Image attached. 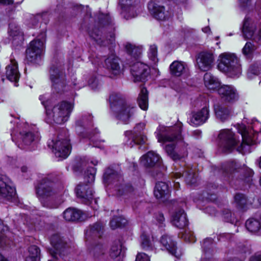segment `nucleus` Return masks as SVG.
I'll return each instance as SVG.
<instances>
[{"label":"nucleus","mask_w":261,"mask_h":261,"mask_svg":"<svg viewBox=\"0 0 261 261\" xmlns=\"http://www.w3.org/2000/svg\"><path fill=\"white\" fill-rule=\"evenodd\" d=\"M109 100L111 108L116 117L124 123H127L129 118L135 114L137 108L134 105L127 102L120 94H112L110 96Z\"/></svg>","instance_id":"1"},{"label":"nucleus","mask_w":261,"mask_h":261,"mask_svg":"<svg viewBox=\"0 0 261 261\" xmlns=\"http://www.w3.org/2000/svg\"><path fill=\"white\" fill-rule=\"evenodd\" d=\"M178 132L177 134L174 135L173 134L162 135L159 134L158 135V141L160 142L166 143L174 142V141H179L182 139L181 136V125L178 124L177 126ZM183 143V147L179 149L178 147L175 148V146L174 143H170L165 145V150L167 153L168 155L170 156L173 161H178L185 158L188 155V151L187 149V144L185 143Z\"/></svg>","instance_id":"2"},{"label":"nucleus","mask_w":261,"mask_h":261,"mask_svg":"<svg viewBox=\"0 0 261 261\" xmlns=\"http://www.w3.org/2000/svg\"><path fill=\"white\" fill-rule=\"evenodd\" d=\"M218 69L231 76H238L242 71L239 58L234 54L224 53L219 56Z\"/></svg>","instance_id":"3"},{"label":"nucleus","mask_w":261,"mask_h":261,"mask_svg":"<svg viewBox=\"0 0 261 261\" xmlns=\"http://www.w3.org/2000/svg\"><path fill=\"white\" fill-rule=\"evenodd\" d=\"M96 169L93 167H89L85 172V181L87 184H80L75 189L76 195L82 199V201L86 204H90L93 199L94 192L90 185L95 180Z\"/></svg>","instance_id":"4"},{"label":"nucleus","mask_w":261,"mask_h":261,"mask_svg":"<svg viewBox=\"0 0 261 261\" xmlns=\"http://www.w3.org/2000/svg\"><path fill=\"white\" fill-rule=\"evenodd\" d=\"M47 180L46 179L43 180L37 189L36 193L44 206L55 208L58 206L57 204L53 203L57 191L53 188L54 184Z\"/></svg>","instance_id":"5"},{"label":"nucleus","mask_w":261,"mask_h":261,"mask_svg":"<svg viewBox=\"0 0 261 261\" xmlns=\"http://www.w3.org/2000/svg\"><path fill=\"white\" fill-rule=\"evenodd\" d=\"M106 23L103 24V22H100L99 26L97 28H94L89 32V35L91 38L94 40L98 44L100 45H106L104 38L110 37L109 42L112 43L114 40V34L112 32L113 28L110 25L111 21L109 18L106 16Z\"/></svg>","instance_id":"6"},{"label":"nucleus","mask_w":261,"mask_h":261,"mask_svg":"<svg viewBox=\"0 0 261 261\" xmlns=\"http://www.w3.org/2000/svg\"><path fill=\"white\" fill-rule=\"evenodd\" d=\"M45 109L49 117L53 118L56 123L62 124L67 121L73 106L71 103L62 102L55 105L51 109L46 107Z\"/></svg>","instance_id":"7"},{"label":"nucleus","mask_w":261,"mask_h":261,"mask_svg":"<svg viewBox=\"0 0 261 261\" xmlns=\"http://www.w3.org/2000/svg\"><path fill=\"white\" fill-rule=\"evenodd\" d=\"M238 130L242 136V142L238 147L237 150L242 154L249 153L250 146L256 143L255 135L253 134V130L247 129L244 124H238Z\"/></svg>","instance_id":"8"},{"label":"nucleus","mask_w":261,"mask_h":261,"mask_svg":"<svg viewBox=\"0 0 261 261\" xmlns=\"http://www.w3.org/2000/svg\"><path fill=\"white\" fill-rule=\"evenodd\" d=\"M218 138L220 140V147L223 152L226 153L231 152L238 142L234 133L229 129L220 130Z\"/></svg>","instance_id":"9"},{"label":"nucleus","mask_w":261,"mask_h":261,"mask_svg":"<svg viewBox=\"0 0 261 261\" xmlns=\"http://www.w3.org/2000/svg\"><path fill=\"white\" fill-rule=\"evenodd\" d=\"M148 9L150 14L158 20H167L172 16L171 13L156 0H151L148 3Z\"/></svg>","instance_id":"10"},{"label":"nucleus","mask_w":261,"mask_h":261,"mask_svg":"<svg viewBox=\"0 0 261 261\" xmlns=\"http://www.w3.org/2000/svg\"><path fill=\"white\" fill-rule=\"evenodd\" d=\"M242 33L244 38L252 39L255 42L261 41V28L257 30L256 23L251 18H245L243 27Z\"/></svg>","instance_id":"11"},{"label":"nucleus","mask_w":261,"mask_h":261,"mask_svg":"<svg viewBox=\"0 0 261 261\" xmlns=\"http://www.w3.org/2000/svg\"><path fill=\"white\" fill-rule=\"evenodd\" d=\"M48 146L55 150L53 151L57 158L64 159L69 155L71 146L69 140L67 139H62L60 138L58 140H51L48 143Z\"/></svg>","instance_id":"12"},{"label":"nucleus","mask_w":261,"mask_h":261,"mask_svg":"<svg viewBox=\"0 0 261 261\" xmlns=\"http://www.w3.org/2000/svg\"><path fill=\"white\" fill-rule=\"evenodd\" d=\"M215 57L211 51H203L198 54L196 57V65L202 71H207L214 67Z\"/></svg>","instance_id":"13"},{"label":"nucleus","mask_w":261,"mask_h":261,"mask_svg":"<svg viewBox=\"0 0 261 261\" xmlns=\"http://www.w3.org/2000/svg\"><path fill=\"white\" fill-rule=\"evenodd\" d=\"M43 42L40 40L31 42L26 50V58L31 62L38 63L40 61L43 52Z\"/></svg>","instance_id":"14"},{"label":"nucleus","mask_w":261,"mask_h":261,"mask_svg":"<svg viewBox=\"0 0 261 261\" xmlns=\"http://www.w3.org/2000/svg\"><path fill=\"white\" fill-rule=\"evenodd\" d=\"M122 14L126 19L135 17L139 12L140 0H119Z\"/></svg>","instance_id":"15"},{"label":"nucleus","mask_w":261,"mask_h":261,"mask_svg":"<svg viewBox=\"0 0 261 261\" xmlns=\"http://www.w3.org/2000/svg\"><path fill=\"white\" fill-rule=\"evenodd\" d=\"M130 72L134 82H145L149 74V68L142 62H137L130 66Z\"/></svg>","instance_id":"16"},{"label":"nucleus","mask_w":261,"mask_h":261,"mask_svg":"<svg viewBox=\"0 0 261 261\" xmlns=\"http://www.w3.org/2000/svg\"><path fill=\"white\" fill-rule=\"evenodd\" d=\"M16 195L15 189L10 185L9 179L0 175V196L10 200Z\"/></svg>","instance_id":"17"},{"label":"nucleus","mask_w":261,"mask_h":261,"mask_svg":"<svg viewBox=\"0 0 261 261\" xmlns=\"http://www.w3.org/2000/svg\"><path fill=\"white\" fill-rule=\"evenodd\" d=\"M145 124L144 123H139L134 128V133L131 131H127L125 133V135L132 139L131 142H133L134 144H141L145 143L147 140V138L141 133V130H143ZM133 145L130 143L129 146L132 147Z\"/></svg>","instance_id":"18"},{"label":"nucleus","mask_w":261,"mask_h":261,"mask_svg":"<svg viewBox=\"0 0 261 261\" xmlns=\"http://www.w3.org/2000/svg\"><path fill=\"white\" fill-rule=\"evenodd\" d=\"M221 98L227 102H233L238 98V94L233 87L230 85H223L218 89Z\"/></svg>","instance_id":"19"},{"label":"nucleus","mask_w":261,"mask_h":261,"mask_svg":"<svg viewBox=\"0 0 261 261\" xmlns=\"http://www.w3.org/2000/svg\"><path fill=\"white\" fill-rule=\"evenodd\" d=\"M120 59L114 54H111L105 60V64L108 69L114 75H117L121 72Z\"/></svg>","instance_id":"20"},{"label":"nucleus","mask_w":261,"mask_h":261,"mask_svg":"<svg viewBox=\"0 0 261 261\" xmlns=\"http://www.w3.org/2000/svg\"><path fill=\"white\" fill-rule=\"evenodd\" d=\"M6 75L11 82H14L15 86L20 77V73L18 70L17 63L14 59H11V63L6 67Z\"/></svg>","instance_id":"21"},{"label":"nucleus","mask_w":261,"mask_h":261,"mask_svg":"<svg viewBox=\"0 0 261 261\" xmlns=\"http://www.w3.org/2000/svg\"><path fill=\"white\" fill-rule=\"evenodd\" d=\"M160 160V156L153 151H148L140 159L142 165L146 168H151L159 164Z\"/></svg>","instance_id":"22"},{"label":"nucleus","mask_w":261,"mask_h":261,"mask_svg":"<svg viewBox=\"0 0 261 261\" xmlns=\"http://www.w3.org/2000/svg\"><path fill=\"white\" fill-rule=\"evenodd\" d=\"M209 116V111L206 106L200 111L194 113L191 119V123L195 125H200L206 121Z\"/></svg>","instance_id":"23"},{"label":"nucleus","mask_w":261,"mask_h":261,"mask_svg":"<svg viewBox=\"0 0 261 261\" xmlns=\"http://www.w3.org/2000/svg\"><path fill=\"white\" fill-rule=\"evenodd\" d=\"M161 243L172 255H174L177 258L180 257L181 253L180 252L178 253L176 251L175 243L170 236L168 235L163 236L161 239Z\"/></svg>","instance_id":"24"},{"label":"nucleus","mask_w":261,"mask_h":261,"mask_svg":"<svg viewBox=\"0 0 261 261\" xmlns=\"http://www.w3.org/2000/svg\"><path fill=\"white\" fill-rule=\"evenodd\" d=\"M50 80L53 83V88L58 93H61L64 91L65 83L63 77L55 71V69H50Z\"/></svg>","instance_id":"25"},{"label":"nucleus","mask_w":261,"mask_h":261,"mask_svg":"<svg viewBox=\"0 0 261 261\" xmlns=\"http://www.w3.org/2000/svg\"><path fill=\"white\" fill-rule=\"evenodd\" d=\"M20 135L22 142L18 145V147L22 149L30 145L39 138L38 132H23L20 133Z\"/></svg>","instance_id":"26"},{"label":"nucleus","mask_w":261,"mask_h":261,"mask_svg":"<svg viewBox=\"0 0 261 261\" xmlns=\"http://www.w3.org/2000/svg\"><path fill=\"white\" fill-rule=\"evenodd\" d=\"M172 222L175 226L180 229L187 226L188 220L184 211L180 210L176 212L173 215Z\"/></svg>","instance_id":"27"},{"label":"nucleus","mask_w":261,"mask_h":261,"mask_svg":"<svg viewBox=\"0 0 261 261\" xmlns=\"http://www.w3.org/2000/svg\"><path fill=\"white\" fill-rule=\"evenodd\" d=\"M174 176L176 179L181 176L184 177L186 183L190 185L195 184L197 181L196 174L192 168H187L182 174L180 172H176L174 173Z\"/></svg>","instance_id":"28"},{"label":"nucleus","mask_w":261,"mask_h":261,"mask_svg":"<svg viewBox=\"0 0 261 261\" xmlns=\"http://www.w3.org/2000/svg\"><path fill=\"white\" fill-rule=\"evenodd\" d=\"M169 190L167 184L164 182H158L156 184L154 189V195L159 199L164 201L169 195Z\"/></svg>","instance_id":"29"},{"label":"nucleus","mask_w":261,"mask_h":261,"mask_svg":"<svg viewBox=\"0 0 261 261\" xmlns=\"http://www.w3.org/2000/svg\"><path fill=\"white\" fill-rule=\"evenodd\" d=\"M205 86L209 90H217L220 87V82L215 76L210 72H206L203 76Z\"/></svg>","instance_id":"30"},{"label":"nucleus","mask_w":261,"mask_h":261,"mask_svg":"<svg viewBox=\"0 0 261 261\" xmlns=\"http://www.w3.org/2000/svg\"><path fill=\"white\" fill-rule=\"evenodd\" d=\"M216 117L222 122L227 120L230 116V111L227 108L219 103L214 106Z\"/></svg>","instance_id":"31"},{"label":"nucleus","mask_w":261,"mask_h":261,"mask_svg":"<svg viewBox=\"0 0 261 261\" xmlns=\"http://www.w3.org/2000/svg\"><path fill=\"white\" fill-rule=\"evenodd\" d=\"M102 233V224L100 222H96L87 230L86 232V237L87 239L90 238H99L101 236Z\"/></svg>","instance_id":"32"},{"label":"nucleus","mask_w":261,"mask_h":261,"mask_svg":"<svg viewBox=\"0 0 261 261\" xmlns=\"http://www.w3.org/2000/svg\"><path fill=\"white\" fill-rule=\"evenodd\" d=\"M63 217L67 221H74L82 219V212L73 208H68L63 213Z\"/></svg>","instance_id":"33"},{"label":"nucleus","mask_w":261,"mask_h":261,"mask_svg":"<svg viewBox=\"0 0 261 261\" xmlns=\"http://www.w3.org/2000/svg\"><path fill=\"white\" fill-rule=\"evenodd\" d=\"M186 64L182 62L175 61L170 66V71L172 75L179 76L186 70Z\"/></svg>","instance_id":"34"},{"label":"nucleus","mask_w":261,"mask_h":261,"mask_svg":"<svg viewBox=\"0 0 261 261\" xmlns=\"http://www.w3.org/2000/svg\"><path fill=\"white\" fill-rule=\"evenodd\" d=\"M103 179L107 182L115 184L116 181H120L122 177L120 174L111 168H108L103 175Z\"/></svg>","instance_id":"35"},{"label":"nucleus","mask_w":261,"mask_h":261,"mask_svg":"<svg viewBox=\"0 0 261 261\" xmlns=\"http://www.w3.org/2000/svg\"><path fill=\"white\" fill-rule=\"evenodd\" d=\"M50 244L56 251V252H54V254L60 252L61 250L65 247V243L59 234H53L50 238Z\"/></svg>","instance_id":"36"},{"label":"nucleus","mask_w":261,"mask_h":261,"mask_svg":"<svg viewBox=\"0 0 261 261\" xmlns=\"http://www.w3.org/2000/svg\"><path fill=\"white\" fill-rule=\"evenodd\" d=\"M29 255L25 261H39L40 259V250L35 245L31 246L28 250Z\"/></svg>","instance_id":"37"},{"label":"nucleus","mask_w":261,"mask_h":261,"mask_svg":"<svg viewBox=\"0 0 261 261\" xmlns=\"http://www.w3.org/2000/svg\"><path fill=\"white\" fill-rule=\"evenodd\" d=\"M138 102L140 108L143 110H146L148 108V92L146 88H142L140 93L139 94Z\"/></svg>","instance_id":"38"},{"label":"nucleus","mask_w":261,"mask_h":261,"mask_svg":"<svg viewBox=\"0 0 261 261\" xmlns=\"http://www.w3.org/2000/svg\"><path fill=\"white\" fill-rule=\"evenodd\" d=\"M125 48L127 53L134 59L139 58L142 53L141 49L140 47L129 43H126L125 45Z\"/></svg>","instance_id":"39"},{"label":"nucleus","mask_w":261,"mask_h":261,"mask_svg":"<svg viewBox=\"0 0 261 261\" xmlns=\"http://www.w3.org/2000/svg\"><path fill=\"white\" fill-rule=\"evenodd\" d=\"M246 227L249 231L256 232L260 229L261 224L258 220L250 218L246 222Z\"/></svg>","instance_id":"40"},{"label":"nucleus","mask_w":261,"mask_h":261,"mask_svg":"<svg viewBox=\"0 0 261 261\" xmlns=\"http://www.w3.org/2000/svg\"><path fill=\"white\" fill-rule=\"evenodd\" d=\"M126 223V220L121 217H116L113 218L110 222V227L113 229L125 226Z\"/></svg>","instance_id":"41"},{"label":"nucleus","mask_w":261,"mask_h":261,"mask_svg":"<svg viewBox=\"0 0 261 261\" xmlns=\"http://www.w3.org/2000/svg\"><path fill=\"white\" fill-rule=\"evenodd\" d=\"M90 252L95 257H98L104 253V249L101 244H98L91 247Z\"/></svg>","instance_id":"42"},{"label":"nucleus","mask_w":261,"mask_h":261,"mask_svg":"<svg viewBox=\"0 0 261 261\" xmlns=\"http://www.w3.org/2000/svg\"><path fill=\"white\" fill-rule=\"evenodd\" d=\"M121 244L119 241L115 242L111 247L110 254L112 257H117L121 251Z\"/></svg>","instance_id":"43"},{"label":"nucleus","mask_w":261,"mask_h":261,"mask_svg":"<svg viewBox=\"0 0 261 261\" xmlns=\"http://www.w3.org/2000/svg\"><path fill=\"white\" fill-rule=\"evenodd\" d=\"M255 48L250 42H247L242 49V53L246 58H250L252 55Z\"/></svg>","instance_id":"44"},{"label":"nucleus","mask_w":261,"mask_h":261,"mask_svg":"<svg viewBox=\"0 0 261 261\" xmlns=\"http://www.w3.org/2000/svg\"><path fill=\"white\" fill-rule=\"evenodd\" d=\"M234 198L237 206L240 208H243L247 204L246 197L243 194H237Z\"/></svg>","instance_id":"45"},{"label":"nucleus","mask_w":261,"mask_h":261,"mask_svg":"<svg viewBox=\"0 0 261 261\" xmlns=\"http://www.w3.org/2000/svg\"><path fill=\"white\" fill-rule=\"evenodd\" d=\"M118 194L120 196L127 195L134 191L132 186L129 184L121 185L117 190Z\"/></svg>","instance_id":"46"},{"label":"nucleus","mask_w":261,"mask_h":261,"mask_svg":"<svg viewBox=\"0 0 261 261\" xmlns=\"http://www.w3.org/2000/svg\"><path fill=\"white\" fill-rule=\"evenodd\" d=\"M149 59L154 63L158 61L157 58V47L155 45H150L148 53Z\"/></svg>","instance_id":"47"},{"label":"nucleus","mask_w":261,"mask_h":261,"mask_svg":"<svg viewBox=\"0 0 261 261\" xmlns=\"http://www.w3.org/2000/svg\"><path fill=\"white\" fill-rule=\"evenodd\" d=\"M260 69L259 67L255 65H251L247 72V76L249 78H253L254 75H257L260 73Z\"/></svg>","instance_id":"48"},{"label":"nucleus","mask_w":261,"mask_h":261,"mask_svg":"<svg viewBox=\"0 0 261 261\" xmlns=\"http://www.w3.org/2000/svg\"><path fill=\"white\" fill-rule=\"evenodd\" d=\"M48 15L47 13H43L42 14H38L35 16H31L30 21L32 23V26H35L38 21L41 19H43L45 18H47Z\"/></svg>","instance_id":"49"},{"label":"nucleus","mask_w":261,"mask_h":261,"mask_svg":"<svg viewBox=\"0 0 261 261\" xmlns=\"http://www.w3.org/2000/svg\"><path fill=\"white\" fill-rule=\"evenodd\" d=\"M241 172L243 174L242 179L247 182L250 181V177H252L253 174L252 170L247 167H245L241 169Z\"/></svg>","instance_id":"50"},{"label":"nucleus","mask_w":261,"mask_h":261,"mask_svg":"<svg viewBox=\"0 0 261 261\" xmlns=\"http://www.w3.org/2000/svg\"><path fill=\"white\" fill-rule=\"evenodd\" d=\"M141 246L144 249H149L151 248V243L149 238L145 234L141 236Z\"/></svg>","instance_id":"51"},{"label":"nucleus","mask_w":261,"mask_h":261,"mask_svg":"<svg viewBox=\"0 0 261 261\" xmlns=\"http://www.w3.org/2000/svg\"><path fill=\"white\" fill-rule=\"evenodd\" d=\"M92 117L90 115L85 116L76 122L77 125L83 126L88 124L92 121Z\"/></svg>","instance_id":"52"},{"label":"nucleus","mask_w":261,"mask_h":261,"mask_svg":"<svg viewBox=\"0 0 261 261\" xmlns=\"http://www.w3.org/2000/svg\"><path fill=\"white\" fill-rule=\"evenodd\" d=\"M224 218L226 221L233 223L235 221V219L232 216V213L230 211H227L223 214Z\"/></svg>","instance_id":"53"},{"label":"nucleus","mask_w":261,"mask_h":261,"mask_svg":"<svg viewBox=\"0 0 261 261\" xmlns=\"http://www.w3.org/2000/svg\"><path fill=\"white\" fill-rule=\"evenodd\" d=\"M239 6L243 10L248 8L251 4V0H238Z\"/></svg>","instance_id":"54"},{"label":"nucleus","mask_w":261,"mask_h":261,"mask_svg":"<svg viewBox=\"0 0 261 261\" xmlns=\"http://www.w3.org/2000/svg\"><path fill=\"white\" fill-rule=\"evenodd\" d=\"M9 34L12 37H15L19 35L20 34V31L18 27H15L13 29V25L10 24L9 25Z\"/></svg>","instance_id":"55"},{"label":"nucleus","mask_w":261,"mask_h":261,"mask_svg":"<svg viewBox=\"0 0 261 261\" xmlns=\"http://www.w3.org/2000/svg\"><path fill=\"white\" fill-rule=\"evenodd\" d=\"M136 261H150V259L146 254L139 253L136 256Z\"/></svg>","instance_id":"56"},{"label":"nucleus","mask_w":261,"mask_h":261,"mask_svg":"<svg viewBox=\"0 0 261 261\" xmlns=\"http://www.w3.org/2000/svg\"><path fill=\"white\" fill-rule=\"evenodd\" d=\"M8 230V227L7 226L5 225L4 224L0 225V233H2L5 231H7ZM4 242V236L3 234H2L0 235V247L2 246V244Z\"/></svg>","instance_id":"57"},{"label":"nucleus","mask_w":261,"mask_h":261,"mask_svg":"<svg viewBox=\"0 0 261 261\" xmlns=\"http://www.w3.org/2000/svg\"><path fill=\"white\" fill-rule=\"evenodd\" d=\"M89 86L93 89H96L98 86V82L96 78L91 79L89 81Z\"/></svg>","instance_id":"58"},{"label":"nucleus","mask_w":261,"mask_h":261,"mask_svg":"<svg viewBox=\"0 0 261 261\" xmlns=\"http://www.w3.org/2000/svg\"><path fill=\"white\" fill-rule=\"evenodd\" d=\"M212 243V240L211 239H207L203 241L202 246H203L204 250L205 252H208V250H207L206 248H207V246L209 244H211Z\"/></svg>","instance_id":"59"},{"label":"nucleus","mask_w":261,"mask_h":261,"mask_svg":"<svg viewBox=\"0 0 261 261\" xmlns=\"http://www.w3.org/2000/svg\"><path fill=\"white\" fill-rule=\"evenodd\" d=\"M13 3V0H0V4L11 5Z\"/></svg>","instance_id":"60"},{"label":"nucleus","mask_w":261,"mask_h":261,"mask_svg":"<svg viewBox=\"0 0 261 261\" xmlns=\"http://www.w3.org/2000/svg\"><path fill=\"white\" fill-rule=\"evenodd\" d=\"M233 165H234V163L233 162H231L230 164H228L227 165H226V167H229L230 168L229 169H225V168H224V171L225 172H231L232 169V168L233 167Z\"/></svg>","instance_id":"61"},{"label":"nucleus","mask_w":261,"mask_h":261,"mask_svg":"<svg viewBox=\"0 0 261 261\" xmlns=\"http://www.w3.org/2000/svg\"><path fill=\"white\" fill-rule=\"evenodd\" d=\"M183 237L184 238V239L186 240H187V241H188L190 242H194L195 241L194 239V238L193 237H190V238H188L187 237L186 233H185L184 234Z\"/></svg>","instance_id":"62"},{"label":"nucleus","mask_w":261,"mask_h":261,"mask_svg":"<svg viewBox=\"0 0 261 261\" xmlns=\"http://www.w3.org/2000/svg\"><path fill=\"white\" fill-rule=\"evenodd\" d=\"M250 261H261V256H255L251 257Z\"/></svg>","instance_id":"63"},{"label":"nucleus","mask_w":261,"mask_h":261,"mask_svg":"<svg viewBox=\"0 0 261 261\" xmlns=\"http://www.w3.org/2000/svg\"><path fill=\"white\" fill-rule=\"evenodd\" d=\"M202 31L205 33H207L210 31V29L209 27H205L202 29Z\"/></svg>","instance_id":"64"}]
</instances>
